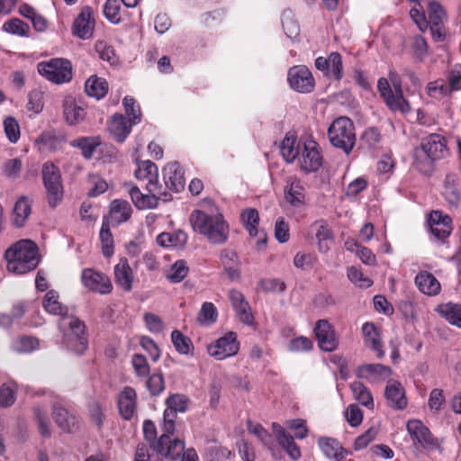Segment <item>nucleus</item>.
<instances>
[{
  "instance_id": "1",
  "label": "nucleus",
  "mask_w": 461,
  "mask_h": 461,
  "mask_svg": "<svg viewBox=\"0 0 461 461\" xmlns=\"http://www.w3.org/2000/svg\"><path fill=\"white\" fill-rule=\"evenodd\" d=\"M449 155L447 139L438 133L429 134L421 139L413 150V167L425 176H430L436 163Z\"/></svg>"
},
{
  "instance_id": "2",
  "label": "nucleus",
  "mask_w": 461,
  "mask_h": 461,
  "mask_svg": "<svg viewBox=\"0 0 461 461\" xmlns=\"http://www.w3.org/2000/svg\"><path fill=\"white\" fill-rule=\"evenodd\" d=\"M189 221L193 230L204 236L211 243L222 244L228 239L229 226L221 213L195 210L191 213Z\"/></svg>"
},
{
  "instance_id": "3",
  "label": "nucleus",
  "mask_w": 461,
  "mask_h": 461,
  "mask_svg": "<svg viewBox=\"0 0 461 461\" xmlns=\"http://www.w3.org/2000/svg\"><path fill=\"white\" fill-rule=\"evenodd\" d=\"M9 272L26 274L39 264L38 247L30 240H21L8 248L5 253Z\"/></svg>"
},
{
  "instance_id": "4",
  "label": "nucleus",
  "mask_w": 461,
  "mask_h": 461,
  "mask_svg": "<svg viewBox=\"0 0 461 461\" xmlns=\"http://www.w3.org/2000/svg\"><path fill=\"white\" fill-rule=\"evenodd\" d=\"M389 79L381 77L377 89L387 107L393 112L409 113L411 110L409 102L404 98L402 90V80L395 71H390Z\"/></svg>"
},
{
  "instance_id": "5",
  "label": "nucleus",
  "mask_w": 461,
  "mask_h": 461,
  "mask_svg": "<svg viewBox=\"0 0 461 461\" xmlns=\"http://www.w3.org/2000/svg\"><path fill=\"white\" fill-rule=\"evenodd\" d=\"M59 329L63 336L66 348L77 354H83L88 346V338L85 323L75 316L60 318Z\"/></svg>"
},
{
  "instance_id": "6",
  "label": "nucleus",
  "mask_w": 461,
  "mask_h": 461,
  "mask_svg": "<svg viewBox=\"0 0 461 461\" xmlns=\"http://www.w3.org/2000/svg\"><path fill=\"white\" fill-rule=\"evenodd\" d=\"M328 137L332 146L349 154L356 143L353 122L346 116L335 119L328 129Z\"/></svg>"
},
{
  "instance_id": "7",
  "label": "nucleus",
  "mask_w": 461,
  "mask_h": 461,
  "mask_svg": "<svg viewBox=\"0 0 461 461\" xmlns=\"http://www.w3.org/2000/svg\"><path fill=\"white\" fill-rule=\"evenodd\" d=\"M174 431L175 422L163 421L161 436L151 444L153 451L171 460L177 459L185 449L184 441L177 438L171 440L170 436Z\"/></svg>"
},
{
  "instance_id": "8",
  "label": "nucleus",
  "mask_w": 461,
  "mask_h": 461,
  "mask_svg": "<svg viewBox=\"0 0 461 461\" xmlns=\"http://www.w3.org/2000/svg\"><path fill=\"white\" fill-rule=\"evenodd\" d=\"M41 174L48 203L56 207L62 201L64 194L60 170L53 163L46 162L42 166Z\"/></svg>"
},
{
  "instance_id": "9",
  "label": "nucleus",
  "mask_w": 461,
  "mask_h": 461,
  "mask_svg": "<svg viewBox=\"0 0 461 461\" xmlns=\"http://www.w3.org/2000/svg\"><path fill=\"white\" fill-rule=\"evenodd\" d=\"M38 72L50 82L62 84L72 78L71 62L65 59H51L47 62H40Z\"/></svg>"
},
{
  "instance_id": "10",
  "label": "nucleus",
  "mask_w": 461,
  "mask_h": 461,
  "mask_svg": "<svg viewBox=\"0 0 461 461\" xmlns=\"http://www.w3.org/2000/svg\"><path fill=\"white\" fill-rule=\"evenodd\" d=\"M407 431L413 444L421 447L426 450L441 451V444L438 438H435L429 428L419 420H411L406 424Z\"/></svg>"
},
{
  "instance_id": "11",
  "label": "nucleus",
  "mask_w": 461,
  "mask_h": 461,
  "mask_svg": "<svg viewBox=\"0 0 461 461\" xmlns=\"http://www.w3.org/2000/svg\"><path fill=\"white\" fill-rule=\"evenodd\" d=\"M429 233L434 239L445 243L453 230L452 219L439 210H433L427 217Z\"/></svg>"
},
{
  "instance_id": "12",
  "label": "nucleus",
  "mask_w": 461,
  "mask_h": 461,
  "mask_svg": "<svg viewBox=\"0 0 461 461\" xmlns=\"http://www.w3.org/2000/svg\"><path fill=\"white\" fill-rule=\"evenodd\" d=\"M240 349L237 334L233 331L227 332L213 343L208 346V353L216 359L222 360L235 356Z\"/></svg>"
},
{
  "instance_id": "13",
  "label": "nucleus",
  "mask_w": 461,
  "mask_h": 461,
  "mask_svg": "<svg viewBox=\"0 0 461 461\" xmlns=\"http://www.w3.org/2000/svg\"><path fill=\"white\" fill-rule=\"evenodd\" d=\"M290 87L299 93H311L315 86L312 72L305 66H294L288 70Z\"/></svg>"
},
{
  "instance_id": "14",
  "label": "nucleus",
  "mask_w": 461,
  "mask_h": 461,
  "mask_svg": "<svg viewBox=\"0 0 461 461\" xmlns=\"http://www.w3.org/2000/svg\"><path fill=\"white\" fill-rule=\"evenodd\" d=\"M81 281L86 288L100 294H108L113 290L109 276L92 268L82 271Z\"/></svg>"
},
{
  "instance_id": "15",
  "label": "nucleus",
  "mask_w": 461,
  "mask_h": 461,
  "mask_svg": "<svg viewBox=\"0 0 461 461\" xmlns=\"http://www.w3.org/2000/svg\"><path fill=\"white\" fill-rule=\"evenodd\" d=\"M321 159L317 142L314 140L304 142L302 156L299 158L301 169L307 173L316 171L321 166Z\"/></svg>"
},
{
  "instance_id": "16",
  "label": "nucleus",
  "mask_w": 461,
  "mask_h": 461,
  "mask_svg": "<svg viewBox=\"0 0 461 461\" xmlns=\"http://www.w3.org/2000/svg\"><path fill=\"white\" fill-rule=\"evenodd\" d=\"M314 333L318 341L319 348L327 352L334 351L339 345L334 330L326 320L317 321L314 328Z\"/></svg>"
},
{
  "instance_id": "17",
  "label": "nucleus",
  "mask_w": 461,
  "mask_h": 461,
  "mask_svg": "<svg viewBox=\"0 0 461 461\" xmlns=\"http://www.w3.org/2000/svg\"><path fill=\"white\" fill-rule=\"evenodd\" d=\"M285 201L294 208L305 205V188L297 177H288L284 189Z\"/></svg>"
},
{
  "instance_id": "18",
  "label": "nucleus",
  "mask_w": 461,
  "mask_h": 461,
  "mask_svg": "<svg viewBox=\"0 0 461 461\" xmlns=\"http://www.w3.org/2000/svg\"><path fill=\"white\" fill-rule=\"evenodd\" d=\"M95 20L92 9L86 6L81 10L74 22L73 34L82 40H87L93 36Z\"/></svg>"
},
{
  "instance_id": "19",
  "label": "nucleus",
  "mask_w": 461,
  "mask_h": 461,
  "mask_svg": "<svg viewBox=\"0 0 461 461\" xmlns=\"http://www.w3.org/2000/svg\"><path fill=\"white\" fill-rule=\"evenodd\" d=\"M229 299L239 320L246 325L253 324L254 316L243 294L236 289H231L229 292Z\"/></svg>"
},
{
  "instance_id": "20",
  "label": "nucleus",
  "mask_w": 461,
  "mask_h": 461,
  "mask_svg": "<svg viewBox=\"0 0 461 461\" xmlns=\"http://www.w3.org/2000/svg\"><path fill=\"white\" fill-rule=\"evenodd\" d=\"M164 182L169 190L180 192L185 187L184 170L176 161L167 164L163 169Z\"/></svg>"
},
{
  "instance_id": "21",
  "label": "nucleus",
  "mask_w": 461,
  "mask_h": 461,
  "mask_svg": "<svg viewBox=\"0 0 461 461\" xmlns=\"http://www.w3.org/2000/svg\"><path fill=\"white\" fill-rule=\"evenodd\" d=\"M135 176L140 180H148L146 189L149 193H158V167L150 160L141 161L135 170Z\"/></svg>"
},
{
  "instance_id": "22",
  "label": "nucleus",
  "mask_w": 461,
  "mask_h": 461,
  "mask_svg": "<svg viewBox=\"0 0 461 461\" xmlns=\"http://www.w3.org/2000/svg\"><path fill=\"white\" fill-rule=\"evenodd\" d=\"M387 405L394 410H404L408 400L403 386L396 381H389L384 390Z\"/></svg>"
},
{
  "instance_id": "23",
  "label": "nucleus",
  "mask_w": 461,
  "mask_h": 461,
  "mask_svg": "<svg viewBox=\"0 0 461 461\" xmlns=\"http://www.w3.org/2000/svg\"><path fill=\"white\" fill-rule=\"evenodd\" d=\"M128 189V193L131 196V199L133 204L140 210L145 209H154L158 204V194H161L160 191L158 193H149L142 194L139 187L135 185H131V184L125 185Z\"/></svg>"
},
{
  "instance_id": "24",
  "label": "nucleus",
  "mask_w": 461,
  "mask_h": 461,
  "mask_svg": "<svg viewBox=\"0 0 461 461\" xmlns=\"http://www.w3.org/2000/svg\"><path fill=\"white\" fill-rule=\"evenodd\" d=\"M241 219L251 237L258 236L257 246L258 249L267 243V234L263 230H258L257 226L259 221L258 212L256 209L249 208L242 212Z\"/></svg>"
},
{
  "instance_id": "25",
  "label": "nucleus",
  "mask_w": 461,
  "mask_h": 461,
  "mask_svg": "<svg viewBox=\"0 0 461 461\" xmlns=\"http://www.w3.org/2000/svg\"><path fill=\"white\" fill-rule=\"evenodd\" d=\"M53 419L59 429L64 432H72L77 428V418L59 403L53 405Z\"/></svg>"
},
{
  "instance_id": "26",
  "label": "nucleus",
  "mask_w": 461,
  "mask_h": 461,
  "mask_svg": "<svg viewBox=\"0 0 461 461\" xmlns=\"http://www.w3.org/2000/svg\"><path fill=\"white\" fill-rule=\"evenodd\" d=\"M137 393L132 387L126 386L119 394L118 407L120 414L125 420H131L136 409Z\"/></svg>"
},
{
  "instance_id": "27",
  "label": "nucleus",
  "mask_w": 461,
  "mask_h": 461,
  "mask_svg": "<svg viewBox=\"0 0 461 461\" xmlns=\"http://www.w3.org/2000/svg\"><path fill=\"white\" fill-rule=\"evenodd\" d=\"M133 123L122 114H114L108 125V131L118 142H123L130 134Z\"/></svg>"
},
{
  "instance_id": "28",
  "label": "nucleus",
  "mask_w": 461,
  "mask_h": 461,
  "mask_svg": "<svg viewBox=\"0 0 461 461\" xmlns=\"http://www.w3.org/2000/svg\"><path fill=\"white\" fill-rule=\"evenodd\" d=\"M357 375L359 378L375 382L390 376L391 369L382 364H366L358 366Z\"/></svg>"
},
{
  "instance_id": "29",
  "label": "nucleus",
  "mask_w": 461,
  "mask_h": 461,
  "mask_svg": "<svg viewBox=\"0 0 461 461\" xmlns=\"http://www.w3.org/2000/svg\"><path fill=\"white\" fill-rule=\"evenodd\" d=\"M114 281L124 292L131 291L133 273L127 258H121L114 267Z\"/></svg>"
},
{
  "instance_id": "30",
  "label": "nucleus",
  "mask_w": 461,
  "mask_h": 461,
  "mask_svg": "<svg viewBox=\"0 0 461 461\" xmlns=\"http://www.w3.org/2000/svg\"><path fill=\"white\" fill-rule=\"evenodd\" d=\"M443 195L451 205L457 206L461 200L459 176L456 173L447 174L443 185Z\"/></svg>"
},
{
  "instance_id": "31",
  "label": "nucleus",
  "mask_w": 461,
  "mask_h": 461,
  "mask_svg": "<svg viewBox=\"0 0 461 461\" xmlns=\"http://www.w3.org/2000/svg\"><path fill=\"white\" fill-rule=\"evenodd\" d=\"M415 285L421 293L430 296L437 295L441 289L438 279L428 271H420L417 274Z\"/></svg>"
},
{
  "instance_id": "32",
  "label": "nucleus",
  "mask_w": 461,
  "mask_h": 461,
  "mask_svg": "<svg viewBox=\"0 0 461 461\" xmlns=\"http://www.w3.org/2000/svg\"><path fill=\"white\" fill-rule=\"evenodd\" d=\"M362 332L366 347L374 350L378 358H383L384 351L382 349L380 335L376 327L373 323L366 322L362 327Z\"/></svg>"
},
{
  "instance_id": "33",
  "label": "nucleus",
  "mask_w": 461,
  "mask_h": 461,
  "mask_svg": "<svg viewBox=\"0 0 461 461\" xmlns=\"http://www.w3.org/2000/svg\"><path fill=\"white\" fill-rule=\"evenodd\" d=\"M322 453L335 461H344L347 451L341 444L332 438H321L318 441Z\"/></svg>"
},
{
  "instance_id": "34",
  "label": "nucleus",
  "mask_w": 461,
  "mask_h": 461,
  "mask_svg": "<svg viewBox=\"0 0 461 461\" xmlns=\"http://www.w3.org/2000/svg\"><path fill=\"white\" fill-rule=\"evenodd\" d=\"M132 209L125 200H114L110 206L111 220L117 225L128 221L131 218Z\"/></svg>"
},
{
  "instance_id": "35",
  "label": "nucleus",
  "mask_w": 461,
  "mask_h": 461,
  "mask_svg": "<svg viewBox=\"0 0 461 461\" xmlns=\"http://www.w3.org/2000/svg\"><path fill=\"white\" fill-rule=\"evenodd\" d=\"M31 212L32 208L29 200L24 196L20 197L14 207L13 224L17 228L23 227Z\"/></svg>"
},
{
  "instance_id": "36",
  "label": "nucleus",
  "mask_w": 461,
  "mask_h": 461,
  "mask_svg": "<svg viewBox=\"0 0 461 461\" xmlns=\"http://www.w3.org/2000/svg\"><path fill=\"white\" fill-rule=\"evenodd\" d=\"M436 311L451 325L461 328V305L447 303L438 305Z\"/></svg>"
},
{
  "instance_id": "37",
  "label": "nucleus",
  "mask_w": 461,
  "mask_h": 461,
  "mask_svg": "<svg viewBox=\"0 0 461 461\" xmlns=\"http://www.w3.org/2000/svg\"><path fill=\"white\" fill-rule=\"evenodd\" d=\"M44 309L54 315H59L61 318L68 317V308L59 302V294L56 291H49L43 300Z\"/></svg>"
},
{
  "instance_id": "38",
  "label": "nucleus",
  "mask_w": 461,
  "mask_h": 461,
  "mask_svg": "<svg viewBox=\"0 0 461 461\" xmlns=\"http://www.w3.org/2000/svg\"><path fill=\"white\" fill-rule=\"evenodd\" d=\"M85 90L89 96L101 99L108 92V84L102 77H91L85 84Z\"/></svg>"
},
{
  "instance_id": "39",
  "label": "nucleus",
  "mask_w": 461,
  "mask_h": 461,
  "mask_svg": "<svg viewBox=\"0 0 461 461\" xmlns=\"http://www.w3.org/2000/svg\"><path fill=\"white\" fill-rule=\"evenodd\" d=\"M64 115L68 124L76 125L85 119L86 113L85 109L75 101L66 100L64 104Z\"/></svg>"
},
{
  "instance_id": "40",
  "label": "nucleus",
  "mask_w": 461,
  "mask_h": 461,
  "mask_svg": "<svg viewBox=\"0 0 461 461\" xmlns=\"http://www.w3.org/2000/svg\"><path fill=\"white\" fill-rule=\"evenodd\" d=\"M101 144L98 137H82L71 142L73 147L81 149L82 156L89 159L93 157L95 150Z\"/></svg>"
},
{
  "instance_id": "41",
  "label": "nucleus",
  "mask_w": 461,
  "mask_h": 461,
  "mask_svg": "<svg viewBox=\"0 0 461 461\" xmlns=\"http://www.w3.org/2000/svg\"><path fill=\"white\" fill-rule=\"evenodd\" d=\"M100 240L102 243V251L105 258H111L113 255V237L110 230L108 221L104 220L100 230Z\"/></svg>"
},
{
  "instance_id": "42",
  "label": "nucleus",
  "mask_w": 461,
  "mask_h": 461,
  "mask_svg": "<svg viewBox=\"0 0 461 461\" xmlns=\"http://www.w3.org/2000/svg\"><path fill=\"white\" fill-rule=\"evenodd\" d=\"M39 346V340L32 336H20L12 342V349L18 353H30Z\"/></svg>"
},
{
  "instance_id": "43",
  "label": "nucleus",
  "mask_w": 461,
  "mask_h": 461,
  "mask_svg": "<svg viewBox=\"0 0 461 461\" xmlns=\"http://www.w3.org/2000/svg\"><path fill=\"white\" fill-rule=\"evenodd\" d=\"M280 149L283 158L287 163H293L300 153V148L299 145H296V140L287 135L283 140Z\"/></svg>"
},
{
  "instance_id": "44",
  "label": "nucleus",
  "mask_w": 461,
  "mask_h": 461,
  "mask_svg": "<svg viewBox=\"0 0 461 461\" xmlns=\"http://www.w3.org/2000/svg\"><path fill=\"white\" fill-rule=\"evenodd\" d=\"M382 140V136L378 129L375 127L367 128L361 135L359 142L363 149L367 150L374 149L377 147Z\"/></svg>"
},
{
  "instance_id": "45",
  "label": "nucleus",
  "mask_w": 461,
  "mask_h": 461,
  "mask_svg": "<svg viewBox=\"0 0 461 461\" xmlns=\"http://www.w3.org/2000/svg\"><path fill=\"white\" fill-rule=\"evenodd\" d=\"M171 340L179 354L188 355L194 349L191 339L177 330L172 331Z\"/></svg>"
},
{
  "instance_id": "46",
  "label": "nucleus",
  "mask_w": 461,
  "mask_h": 461,
  "mask_svg": "<svg viewBox=\"0 0 461 461\" xmlns=\"http://www.w3.org/2000/svg\"><path fill=\"white\" fill-rule=\"evenodd\" d=\"M428 25H442L447 19V13L443 6L435 1L429 2L428 5Z\"/></svg>"
},
{
  "instance_id": "47",
  "label": "nucleus",
  "mask_w": 461,
  "mask_h": 461,
  "mask_svg": "<svg viewBox=\"0 0 461 461\" xmlns=\"http://www.w3.org/2000/svg\"><path fill=\"white\" fill-rule=\"evenodd\" d=\"M329 68L327 77L335 80H340L343 77L342 58L339 52H331L328 57Z\"/></svg>"
},
{
  "instance_id": "48",
  "label": "nucleus",
  "mask_w": 461,
  "mask_h": 461,
  "mask_svg": "<svg viewBox=\"0 0 461 461\" xmlns=\"http://www.w3.org/2000/svg\"><path fill=\"white\" fill-rule=\"evenodd\" d=\"M247 429L249 433H252L255 436H257L258 438L272 451L273 456H276V453L274 449L271 447V445L273 443L272 437L268 433V431L263 428L261 424L253 423L251 420H248Z\"/></svg>"
},
{
  "instance_id": "49",
  "label": "nucleus",
  "mask_w": 461,
  "mask_h": 461,
  "mask_svg": "<svg viewBox=\"0 0 461 461\" xmlns=\"http://www.w3.org/2000/svg\"><path fill=\"white\" fill-rule=\"evenodd\" d=\"M355 399L364 406H373V396L370 391L361 383L353 382L350 385Z\"/></svg>"
},
{
  "instance_id": "50",
  "label": "nucleus",
  "mask_w": 461,
  "mask_h": 461,
  "mask_svg": "<svg viewBox=\"0 0 461 461\" xmlns=\"http://www.w3.org/2000/svg\"><path fill=\"white\" fill-rule=\"evenodd\" d=\"M189 272V268L186 266V262L185 260H177L175 262L166 276L171 283H180L185 279Z\"/></svg>"
},
{
  "instance_id": "51",
  "label": "nucleus",
  "mask_w": 461,
  "mask_h": 461,
  "mask_svg": "<svg viewBox=\"0 0 461 461\" xmlns=\"http://www.w3.org/2000/svg\"><path fill=\"white\" fill-rule=\"evenodd\" d=\"M218 312L212 303L205 302L202 304L197 321L203 325H211L217 321Z\"/></svg>"
},
{
  "instance_id": "52",
  "label": "nucleus",
  "mask_w": 461,
  "mask_h": 461,
  "mask_svg": "<svg viewBox=\"0 0 461 461\" xmlns=\"http://www.w3.org/2000/svg\"><path fill=\"white\" fill-rule=\"evenodd\" d=\"M282 25L286 36L296 39L300 34V26L293 18L291 12L285 11L282 14Z\"/></svg>"
},
{
  "instance_id": "53",
  "label": "nucleus",
  "mask_w": 461,
  "mask_h": 461,
  "mask_svg": "<svg viewBox=\"0 0 461 461\" xmlns=\"http://www.w3.org/2000/svg\"><path fill=\"white\" fill-rule=\"evenodd\" d=\"M120 9V1L107 0L104 6V14L109 22L117 24L121 22Z\"/></svg>"
},
{
  "instance_id": "54",
  "label": "nucleus",
  "mask_w": 461,
  "mask_h": 461,
  "mask_svg": "<svg viewBox=\"0 0 461 461\" xmlns=\"http://www.w3.org/2000/svg\"><path fill=\"white\" fill-rule=\"evenodd\" d=\"M35 419L38 422V429L42 437L49 438L51 434L50 424L45 411L40 407L33 409Z\"/></svg>"
},
{
  "instance_id": "55",
  "label": "nucleus",
  "mask_w": 461,
  "mask_h": 461,
  "mask_svg": "<svg viewBox=\"0 0 461 461\" xmlns=\"http://www.w3.org/2000/svg\"><path fill=\"white\" fill-rule=\"evenodd\" d=\"M411 50L413 51L414 58L418 61H423L429 54L427 41L420 35L414 36Z\"/></svg>"
},
{
  "instance_id": "56",
  "label": "nucleus",
  "mask_w": 461,
  "mask_h": 461,
  "mask_svg": "<svg viewBox=\"0 0 461 461\" xmlns=\"http://www.w3.org/2000/svg\"><path fill=\"white\" fill-rule=\"evenodd\" d=\"M4 31L12 34H17L19 36H26L29 31L27 23H23L18 18L11 19L5 22L3 25Z\"/></svg>"
},
{
  "instance_id": "57",
  "label": "nucleus",
  "mask_w": 461,
  "mask_h": 461,
  "mask_svg": "<svg viewBox=\"0 0 461 461\" xmlns=\"http://www.w3.org/2000/svg\"><path fill=\"white\" fill-rule=\"evenodd\" d=\"M5 132L12 143H16L20 139V126L14 117H7L4 121Z\"/></svg>"
},
{
  "instance_id": "58",
  "label": "nucleus",
  "mask_w": 461,
  "mask_h": 461,
  "mask_svg": "<svg viewBox=\"0 0 461 461\" xmlns=\"http://www.w3.org/2000/svg\"><path fill=\"white\" fill-rule=\"evenodd\" d=\"M188 402L189 399L187 396L180 393L172 394L166 400L167 406L176 412H185Z\"/></svg>"
},
{
  "instance_id": "59",
  "label": "nucleus",
  "mask_w": 461,
  "mask_h": 461,
  "mask_svg": "<svg viewBox=\"0 0 461 461\" xmlns=\"http://www.w3.org/2000/svg\"><path fill=\"white\" fill-rule=\"evenodd\" d=\"M348 277L359 287L368 288L373 285V281L368 277H365L362 271L356 267L348 268Z\"/></svg>"
},
{
  "instance_id": "60",
  "label": "nucleus",
  "mask_w": 461,
  "mask_h": 461,
  "mask_svg": "<svg viewBox=\"0 0 461 461\" xmlns=\"http://www.w3.org/2000/svg\"><path fill=\"white\" fill-rule=\"evenodd\" d=\"M316 260L314 254L298 252L294 258V265L297 268L307 270L314 266Z\"/></svg>"
},
{
  "instance_id": "61",
  "label": "nucleus",
  "mask_w": 461,
  "mask_h": 461,
  "mask_svg": "<svg viewBox=\"0 0 461 461\" xmlns=\"http://www.w3.org/2000/svg\"><path fill=\"white\" fill-rule=\"evenodd\" d=\"M426 90L427 94L433 98H441L449 94V87L443 80L429 83Z\"/></svg>"
},
{
  "instance_id": "62",
  "label": "nucleus",
  "mask_w": 461,
  "mask_h": 461,
  "mask_svg": "<svg viewBox=\"0 0 461 461\" xmlns=\"http://www.w3.org/2000/svg\"><path fill=\"white\" fill-rule=\"evenodd\" d=\"M131 364L136 375L140 377H146L149 374V366L146 357L140 354H134L131 358Z\"/></svg>"
},
{
  "instance_id": "63",
  "label": "nucleus",
  "mask_w": 461,
  "mask_h": 461,
  "mask_svg": "<svg viewBox=\"0 0 461 461\" xmlns=\"http://www.w3.org/2000/svg\"><path fill=\"white\" fill-rule=\"evenodd\" d=\"M125 113L130 116L129 121L133 124L140 122V112L138 106H135V100L131 96H125L122 101Z\"/></svg>"
},
{
  "instance_id": "64",
  "label": "nucleus",
  "mask_w": 461,
  "mask_h": 461,
  "mask_svg": "<svg viewBox=\"0 0 461 461\" xmlns=\"http://www.w3.org/2000/svg\"><path fill=\"white\" fill-rule=\"evenodd\" d=\"M160 454L151 453L150 449L144 444H140L135 452L134 461H161Z\"/></svg>"
}]
</instances>
